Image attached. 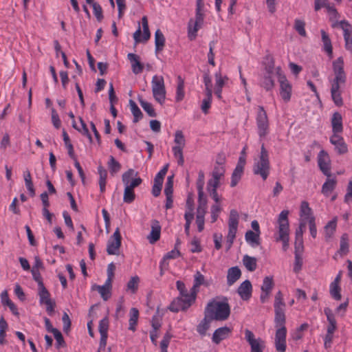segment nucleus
<instances>
[{
	"instance_id": "f257e3e1",
	"label": "nucleus",
	"mask_w": 352,
	"mask_h": 352,
	"mask_svg": "<svg viewBox=\"0 0 352 352\" xmlns=\"http://www.w3.org/2000/svg\"><path fill=\"white\" fill-rule=\"evenodd\" d=\"M274 324L276 328L275 334V347L278 352L286 351L287 329L285 327L286 316L285 314V303L283 300V295L278 291L274 298Z\"/></svg>"
},
{
	"instance_id": "f03ea898",
	"label": "nucleus",
	"mask_w": 352,
	"mask_h": 352,
	"mask_svg": "<svg viewBox=\"0 0 352 352\" xmlns=\"http://www.w3.org/2000/svg\"><path fill=\"white\" fill-rule=\"evenodd\" d=\"M344 59L342 56L333 61L332 67L334 77L329 78L331 85V96L337 107H341L344 104L341 90L346 82V74L344 69Z\"/></svg>"
},
{
	"instance_id": "7ed1b4c3",
	"label": "nucleus",
	"mask_w": 352,
	"mask_h": 352,
	"mask_svg": "<svg viewBox=\"0 0 352 352\" xmlns=\"http://www.w3.org/2000/svg\"><path fill=\"white\" fill-rule=\"evenodd\" d=\"M204 314L206 317H209L212 320H226L230 315V307L228 298L225 297L221 302L215 300L210 301L205 308Z\"/></svg>"
},
{
	"instance_id": "20e7f679",
	"label": "nucleus",
	"mask_w": 352,
	"mask_h": 352,
	"mask_svg": "<svg viewBox=\"0 0 352 352\" xmlns=\"http://www.w3.org/2000/svg\"><path fill=\"white\" fill-rule=\"evenodd\" d=\"M289 211L283 210L277 219V236H275L276 241L283 243V248L285 251L289 246V223L288 219Z\"/></svg>"
},
{
	"instance_id": "39448f33",
	"label": "nucleus",
	"mask_w": 352,
	"mask_h": 352,
	"mask_svg": "<svg viewBox=\"0 0 352 352\" xmlns=\"http://www.w3.org/2000/svg\"><path fill=\"white\" fill-rule=\"evenodd\" d=\"M270 169L268 152L263 143L261 144L259 159L256 160L253 166L254 175H260L263 180H266Z\"/></svg>"
},
{
	"instance_id": "423d86ee",
	"label": "nucleus",
	"mask_w": 352,
	"mask_h": 352,
	"mask_svg": "<svg viewBox=\"0 0 352 352\" xmlns=\"http://www.w3.org/2000/svg\"><path fill=\"white\" fill-rule=\"evenodd\" d=\"M256 122L260 139L265 138L270 133V123L263 106H258Z\"/></svg>"
},
{
	"instance_id": "0eeeda50",
	"label": "nucleus",
	"mask_w": 352,
	"mask_h": 352,
	"mask_svg": "<svg viewBox=\"0 0 352 352\" xmlns=\"http://www.w3.org/2000/svg\"><path fill=\"white\" fill-rule=\"evenodd\" d=\"M152 92L155 100L162 104L166 99V88L164 78L161 76H154L151 80Z\"/></svg>"
},
{
	"instance_id": "6e6552de",
	"label": "nucleus",
	"mask_w": 352,
	"mask_h": 352,
	"mask_svg": "<svg viewBox=\"0 0 352 352\" xmlns=\"http://www.w3.org/2000/svg\"><path fill=\"white\" fill-rule=\"evenodd\" d=\"M197 296L190 292V296L188 298L178 296L173 300L168 307V309L175 313L179 311H186L196 300Z\"/></svg>"
},
{
	"instance_id": "1a4fd4ad",
	"label": "nucleus",
	"mask_w": 352,
	"mask_h": 352,
	"mask_svg": "<svg viewBox=\"0 0 352 352\" xmlns=\"http://www.w3.org/2000/svg\"><path fill=\"white\" fill-rule=\"evenodd\" d=\"M276 74L280 83V96L285 102H288L291 98L292 85L287 80L280 67L276 68Z\"/></svg>"
},
{
	"instance_id": "9d476101",
	"label": "nucleus",
	"mask_w": 352,
	"mask_h": 352,
	"mask_svg": "<svg viewBox=\"0 0 352 352\" xmlns=\"http://www.w3.org/2000/svg\"><path fill=\"white\" fill-rule=\"evenodd\" d=\"M204 16L202 10L196 9L195 20L190 19L188 25V36L190 41L195 39L197 32L204 23Z\"/></svg>"
},
{
	"instance_id": "9b49d317",
	"label": "nucleus",
	"mask_w": 352,
	"mask_h": 352,
	"mask_svg": "<svg viewBox=\"0 0 352 352\" xmlns=\"http://www.w3.org/2000/svg\"><path fill=\"white\" fill-rule=\"evenodd\" d=\"M274 72H276V69L274 68V60L272 59L271 63L265 67L264 75L260 82L261 86L266 91L272 90L275 86L274 80L273 79Z\"/></svg>"
},
{
	"instance_id": "f8f14e48",
	"label": "nucleus",
	"mask_w": 352,
	"mask_h": 352,
	"mask_svg": "<svg viewBox=\"0 0 352 352\" xmlns=\"http://www.w3.org/2000/svg\"><path fill=\"white\" fill-rule=\"evenodd\" d=\"M121 235L119 228H116L107 243V252L109 255H118L121 246Z\"/></svg>"
},
{
	"instance_id": "ddd939ff",
	"label": "nucleus",
	"mask_w": 352,
	"mask_h": 352,
	"mask_svg": "<svg viewBox=\"0 0 352 352\" xmlns=\"http://www.w3.org/2000/svg\"><path fill=\"white\" fill-rule=\"evenodd\" d=\"M245 338L251 346V352H263L265 342L260 338L256 339L252 331L245 329Z\"/></svg>"
},
{
	"instance_id": "4468645a",
	"label": "nucleus",
	"mask_w": 352,
	"mask_h": 352,
	"mask_svg": "<svg viewBox=\"0 0 352 352\" xmlns=\"http://www.w3.org/2000/svg\"><path fill=\"white\" fill-rule=\"evenodd\" d=\"M330 162L328 153L324 150L320 151L318 157V166L322 173L327 177H330L331 176Z\"/></svg>"
},
{
	"instance_id": "2eb2a0df",
	"label": "nucleus",
	"mask_w": 352,
	"mask_h": 352,
	"mask_svg": "<svg viewBox=\"0 0 352 352\" xmlns=\"http://www.w3.org/2000/svg\"><path fill=\"white\" fill-rule=\"evenodd\" d=\"M339 25L344 32V47L346 50L352 53V27L348 21L344 20L341 21Z\"/></svg>"
},
{
	"instance_id": "dca6fc26",
	"label": "nucleus",
	"mask_w": 352,
	"mask_h": 352,
	"mask_svg": "<svg viewBox=\"0 0 352 352\" xmlns=\"http://www.w3.org/2000/svg\"><path fill=\"white\" fill-rule=\"evenodd\" d=\"M330 142L335 146V149L339 155L348 152V147L343 138L340 134H333L330 137Z\"/></svg>"
},
{
	"instance_id": "f3484780",
	"label": "nucleus",
	"mask_w": 352,
	"mask_h": 352,
	"mask_svg": "<svg viewBox=\"0 0 352 352\" xmlns=\"http://www.w3.org/2000/svg\"><path fill=\"white\" fill-rule=\"evenodd\" d=\"M138 173H135L133 169H129L122 175V182L126 186L133 190L134 188L140 185L142 182V179L140 177L135 178L132 180L129 184L130 179L133 175H136Z\"/></svg>"
},
{
	"instance_id": "a211bd4d",
	"label": "nucleus",
	"mask_w": 352,
	"mask_h": 352,
	"mask_svg": "<svg viewBox=\"0 0 352 352\" xmlns=\"http://www.w3.org/2000/svg\"><path fill=\"white\" fill-rule=\"evenodd\" d=\"M160 234L161 226L160 222L156 219L152 220L151 230L150 234L147 236V239L148 240L149 243L153 244L157 242L160 238Z\"/></svg>"
},
{
	"instance_id": "6ab92c4d",
	"label": "nucleus",
	"mask_w": 352,
	"mask_h": 352,
	"mask_svg": "<svg viewBox=\"0 0 352 352\" xmlns=\"http://www.w3.org/2000/svg\"><path fill=\"white\" fill-rule=\"evenodd\" d=\"M231 333V329L228 327L218 328L213 333L212 340L214 343L218 344L222 340L228 338Z\"/></svg>"
},
{
	"instance_id": "aec40b11",
	"label": "nucleus",
	"mask_w": 352,
	"mask_h": 352,
	"mask_svg": "<svg viewBox=\"0 0 352 352\" xmlns=\"http://www.w3.org/2000/svg\"><path fill=\"white\" fill-rule=\"evenodd\" d=\"M252 286L249 280L243 281L238 287L237 292L240 297L244 300H249L252 296Z\"/></svg>"
},
{
	"instance_id": "412c9836",
	"label": "nucleus",
	"mask_w": 352,
	"mask_h": 352,
	"mask_svg": "<svg viewBox=\"0 0 352 352\" xmlns=\"http://www.w3.org/2000/svg\"><path fill=\"white\" fill-rule=\"evenodd\" d=\"M331 122L333 134H340L342 133V116L339 112H335L333 113Z\"/></svg>"
},
{
	"instance_id": "4be33fe9",
	"label": "nucleus",
	"mask_w": 352,
	"mask_h": 352,
	"mask_svg": "<svg viewBox=\"0 0 352 352\" xmlns=\"http://www.w3.org/2000/svg\"><path fill=\"white\" fill-rule=\"evenodd\" d=\"M127 58L131 63L132 71L135 74H138L142 72L144 65L140 61V56L135 54L129 53Z\"/></svg>"
},
{
	"instance_id": "5701e85b",
	"label": "nucleus",
	"mask_w": 352,
	"mask_h": 352,
	"mask_svg": "<svg viewBox=\"0 0 352 352\" xmlns=\"http://www.w3.org/2000/svg\"><path fill=\"white\" fill-rule=\"evenodd\" d=\"M324 314L327 316L329 324L327 328V333H333L337 329V322L333 313L331 309L329 307H326L324 309Z\"/></svg>"
},
{
	"instance_id": "b1692460",
	"label": "nucleus",
	"mask_w": 352,
	"mask_h": 352,
	"mask_svg": "<svg viewBox=\"0 0 352 352\" xmlns=\"http://www.w3.org/2000/svg\"><path fill=\"white\" fill-rule=\"evenodd\" d=\"M241 271L239 267H232L228 269L227 274V283L229 286L235 283L241 277Z\"/></svg>"
},
{
	"instance_id": "393cba45",
	"label": "nucleus",
	"mask_w": 352,
	"mask_h": 352,
	"mask_svg": "<svg viewBox=\"0 0 352 352\" xmlns=\"http://www.w3.org/2000/svg\"><path fill=\"white\" fill-rule=\"evenodd\" d=\"M320 34L322 41L323 43V50L330 58H332L333 47L329 36L324 30H320Z\"/></svg>"
},
{
	"instance_id": "a878e982",
	"label": "nucleus",
	"mask_w": 352,
	"mask_h": 352,
	"mask_svg": "<svg viewBox=\"0 0 352 352\" xmlns=\"http://www.w3.org/2000/svg\"><path fill=\"white\" fill-rule=\"evenodd\" d=\"M204 284V276L199 271H197L194 275L193 286L190 289V292L197 296L199 287Z\"/></svg>"
},
{
	"instance_id": "bb28decb",
	"label": "nucleus",
	"mask_w": 352,
	"mask_h": 352,
	"mask_svg": "<svg viewBox=\"0 0 352 352\" xmlns=\"http://www.w3.org/2000/svg\"><path fill=\"white\" fill-rule=\"evenodd\" d=\"M111 287L112 283H108V281L106 280L104 285L102 286L96 285L93 287V289L96 288L102 298L104 300H107L111 296Z\"/></svg>"
},
{
	"instance_id": "cd10ccee",
	"label": "nucleus",
	"mask_w": 352,
	"mask_h": 352,
	"mask_svg": "<svg viewBox=\"0 0 352 352\" xmlns=\"http://www.w3.org/2000/svg\"><path fill=\"white\" fill-rule=\"evenodd\" d=\"M337 184V180L336 178L330 179L328 177L326 182L323 184L322 186L321 192L322 193L326 196L329 197V195L336 188Z\"/></svg>"
},
{
	"instance_id": "c85d7f7f",
	"label": "nucleus",
	"mask_w": 352,
	"mask_h": 352,
	"mask_svg": "<svg viewBox=\"0 0 352 352\" xmlns=\"http://www.w3.org/2000/svg\"><path fill=\"white\" fill-rule=\"evenodd\" d=\"M243 173V164H242L241 163H238L232 174L231 183H230L231 187H234L236 186V184H238V182H239V180L241 178Z\"/></svg>"
},
{
	"instance_id": "c756f323",
	"label": "nucleus",
	"mask_w": 352,
	"mask_h": 352,
	"mask_svg": "<svg viewBox=\"0 0 352 352\" xmlns=\"http://www.w3.org/2000/svg\"><path fill=\"white\" fill-rule=\"evenodd\" d=\"M208 200L204 193L198 194V206L197 214L205 215L208 208Z\"/></svg>"
},
{
	"instance_id": "7c9ffc66",
	"label": "nucleus",
	"mask_w": 352,
	"mask_h": 352,
	"mask_svg": "<svg viewBox=\"0 0 352 352\" xmlns=\"http://www.w3.org/2000/svg\"><path fill=\"white\" fill-rule=\"evenodd\" d=\"M338 217H335L324 226V235L327 240L329 239L334 234L337 227Z\"/></svg>"
},
{
	"instance_id": "2f4dec72",
	"label": "nucleus",
	"mask_w": 352,
	"mask_h": 352,
	"mask_svg": "<svg viewBox=\"0 0 352 352\" xmlns=\"http://www.w3.org/2000/svg\"><path fill=\"white\" fill-rule=\"evenodd\" d=\"M155 51H162L165 45V37L160 29H157L155 33Z\"/></svg>"
},
{
	"instance_id": "473e14b6",
	"label": "nucleus",
	"mask_w": 352,
	"mask_h": 352,
	"mask_svg": "<svg viewBox=\"0 0 352 352\" xmlns=\"http://www.w3.org/2000/svg\"><path fill=\"white\" fill-rule=\"evenodd\" d=\"M243 263L250 272H254L257 267V260L255 257L245 255L243 258Z\"/></svg>"
},
{
	"instance_id": "72a5a7b5",
	"label": "nucleus",
	"mask_w": 352,
	"mask_h": 352,
	"mask_svg": "<svg viewBox=\"0 0 352 352\" xmlns=\"http://www.w3.org/2000/svg\"><path fill=\"white\" fill-rule=\"evenodd\" d=\"M260 234L254 232L252 230L246 232L245 237L246 241L250 243L252 247L258 245L260 244Z\"/></svg>"
},
{
	"instance_id": "f704fd0d",
	"label": "nucleus",
	"mask_w": 352,
	"mask_h": 352,
	"mask_svg": "<svg viewBox=\"0 0 352 352\" xmlns=\"http://www.w3.org/2000/svg\"><path fill=\"white\" fill-rule=\"evenodd\" d=\"M212 320H210L209 317H206V314H204V319L197 327V331L201 336H206V331L210 328V323Z\"/></svg>"
},
{
	"instance_id": "c9c22d12",
	"label": "nucleus",
	"mask_w": 352,
	"mask_h": 352,
	"mask_svg": "<svg viewBox=\"0 0 352 352\" xmlns=\"http://www.w3.org/2000/svg\"><path fill=\"white\" fill-rule=\"evenodd\" d=\"M98 174L100 176V178H99L100 190L101 192H104L105 191L107 172V170L102 166H99L98 167Z\"/></svg>"
},
{
	"instance_id": "e433bc0d",
	"label": "nucleus",
	"mask_w": 352,
	"mask_h": 352,
	"mask_svg": "<svg viewBox=\"0 0 352 352\" xmlns=\"http://www.w3.org/2000/svg\"><path fill=\"white\" fill-rule=\"evenodd\" d=\"M139 317V311L138 309L133 307L130 309V318L129 320V329L134 331Z\"/></svg>"
},
{
	"instance_id": "4c0bfd02",
	"label": "nucleus",
	"mask_w": 352,
	"mask_h": 352,
	"mask_svg": "<svg viewBox=\"0 0 352 352\" xmlns=\"http://www.w3.org/2000/svg\"><path fill=\"white\" fill-rule=\"evenodd\" d=\"M38 295L39 296V302L43 305V302L52 300L50 298V294L45 287L44 284L38 286Z\"/></svg>"
},
{
	"instance_id": "58836bf2",
	"label": "nucleus",
	"mask_w": 352,
	"mask_h": 352,
	"mask_svg": "<svg viewBox=\"0 0 352 352\" xmlns=\"http://www.w3.org/2000/svg\"><path fill=\"white\" fill-rule=\"evenodd\" d=\"M138 101L142 109L148 113L150 117H156L157 114L151 103L145 101L140 96L138 97Z\"/></svg>"
},
{
	"instance_id": "ea45409f",
	"label": "nucleus",
	"mask_w": 352,
	"mask_h": 352,
	"mask_svg": "<svg viewBox=\"0 0 352 352\" xmlns=\"http://www.w3.org/2000/svg\"><path fill=\"white\" fill-rule=\"evenodd\" d=\"M129 104L131 107V112L134 117L133 122L136 123L142 118L143 114L140 108L138 107L136 103L133 100H129Z\"/></svg>"
},
{
	"instance_id": "a19ab883",
	"label": "nucleus",
	"mask_w": 352,
	"mask_h": 352,
	"mask_svg": "<svg viewBox=\"0 0 352 352\" xmlns=\"http://www.w3.org/2000/svg\"><path fill=\"white\" fill-rule=\"evenodd\" d=\"M341 288L338 284L331 283L329 286V293L331 296L336 300H340L342 298Z\"/></svg>"
},
{
	"instance_id": "79ce46f5",
	"label": "nucleus",
	"mask_w": 352,
	"mask_h": 352,
	"mask_svg": "<svg viewBox=\"0 0 352 352\" xmlns=\"http://www.w3.org/2000/svg\"><path fill=\"white\" fill-rule=\"evenodd\" d=\"M63 138L65 146L68 150L69 155L71 158L75 159L76 155L74 154L73 145L72 144L69 137L65 129L63 130Z\"/></svg>"
},
{
	"instance_id": "37998d69",
	"label": "nucleus",
	"mask_w": 352,
	"mask_h": 352,
	"mask_svg": "<svg viewBox=\"0 0 352 352\" xmlns=\"http://www.w3.org/2000/svg\"><path fill=\"white\" fill-rule=\"evenodd\" d=\"M274 286V283L272 276H266L264 278L263 284L261 285V292H267L271 293Z\"/></svg>"
},
{
	"instance_id": "c03bdc74",
	"label": "nucleus",
	"mask_w": 352,
	"mask_h": 352,
	"mask_svg": "<svg viewBox=\"0 0 352 352\" xmlns=\"http://www.w3.org/2000/svg\"><path fill=\"white\" fill-rule=\"evenodd\" d=\"M338 252L343 255L349 252L348 235L346 234H343L341 236Z\"/></svg>"
},
{
	"instance_id": "a18cd8bd",
	"label": "nucleus",
	"mask_w": 352,
	"mask_h": 352,
	"mask_svg": "<svg viewBox=\"0 0 352 352\" xmlns=\"http://www.w3.org/2000/svg\"><path fill=\"white\" fill-rule=\"evenodd\" d=\"M139 282L140 278L138 276L131 277L126 284L127 290L131 291L132 294H135L138 289Z\"/></svg>"
},
{
	"instance_id": "49530a36",
	"label": "nucleus",
	"mask_w": 352,
	"mask_h": 352,
	"mask_svg": "<svg viewBox=\"0 0 352 352\" xmlns=\"http://www.w3.org/2000/svg\"><path fill=\"white\" fill-rule=\"evenodd\" d=\"M300 217H305L309 221V217H314L312 215L311 209L309 206V204L307 201H302L300 206Z\"/></svg>"
},
{
	"instance_id": "de8ad7c7",
	"label": "nucleus",
	"mask_w": 352,
	"mask_h": 352,
	"mask_svg": "<svg viewBox=\"0 0 352 352\" xmlns=\"http://www.w3.org/2000/svg\"><path fill=\"white\" fill-rule=\"evenodd\" d=\"M239 214L235 210H232L230 212L228 220V228H238Z\"/></svg>"
},
{
	"instance_id": "09e8293b",
	"label": "nucleus",
	"mask_w": 352,
	"mask_h": 352,
	"mask_svg": "<svg viewBox=\"0 0 352 352\" xmlns=\"http://www.w3.org/2000/svg\"><path fill=\"white\" fill-rule=\"evenodd\" d=\"M183 148L181 146H173V152L174 157L177 159V164L179 166H183L184 164V158L183 155Z\"/></svg>"
},
{
	"instance_id": "8fccbe9b",
	"label": "nucleus",
	"mask_w": 352,
	"mask_h": 352,
	"mask_svg": "<svg viewBox=\"0 0 352 352\" xmlns=\"http://www.w3.org/2000/svg\"><path fill=\"white\" fill-rule=\"evenodd\" d=\"M135 195L133 190L128 188L127 186H125L123 197L124 202L131 204L135 200Z\"/></svg>"
},
{
	"instance_id": "3c124183",
	"label": "nucleus",
	"mask_w": 352,
	"mask_h": 352,
	"mask_svg": "<svg viewBox=\"0 0 352 352\" xmlns=\"http://www.w3.org/2000/svg\"><path fill=\"white\" fill-rule=\"evenodd\" d=\"M108 166L111 174L118 173L121 168L120 164L113 156H110Z\"/></svg>"
},
{
	"instance_id": "603ef678",
	"label": "nucleus",
	"mask_w": 352,
	"mask_h": 352,
	"mask_svg": "<svg viewBox=\"0 0 352 352\" xmlns=\"http://www.w3.org/2000/svg\"><path fill=\"white\" fill-rule=\"evenodd\" d=\"M237 228H229L228 233L226 236V245L228 249H230L233 244L234 240L236 237Z\"/></svg>"
},
{
	"instance_id": "864d4df0",
	"label": "nucleus",
	"mask_w": 352,
	"mask_h": 352,
	"mask_svg": "<svg viewBox=\"0 0 352 352\" xmlns=\"http://www.w3.org/2000/svg\"><path fill=\"white\" fill-rule=\"evenodd\" d=\"M212 98V94H206V98L202 100L201 110L206 114L208 112V109L210 108Z\"/></svg>"
},
{
	"instance_id": "5fc2aeb1",
	"label": "nucleus",
	"mask_w": 352,
	"mask_h": 352,
	"mask_svg": "<svg viewBox=\"0 0 352 352\" xmlns=\"http://www.w3.org/2000/svg\"><path fill=\"white\" fill-rule=\"evenodd\" d=\"M305 23L300 19H296L294 22V29L302 36H306L307 33L305 29Z\"/></svg>"
},
{
	"instance_id": "6e6d98bb",
	"label": "nucleus",
	"mask_w": 352,
	"mask_h": 352,
	"mask_svg": "<svg viewBox=\"0 0 352 352\" xmlns=\"http://www.w3.org/2000/svg\"><path fill=\"white\" fill-rule=\"evenodd\" d=\"M179 82L177 87L176 100L179 102L184 99V83L181 77H179Z\"/></svg>"
},
{
	"instance_id": "4d7b16f0",
	"label": "nucleus",
	"mask_w": 352,
	"mask_h": 352,
	"mask_svg": "<svg viewBox=\"0 0 352 352\" xmlns=\"http://www.w3.org/2000/svg\"><path fill=\"white\" fill-rule=\"evenodd\" d=\"M142 28H143V41H147L151 37V33L148 28V20L146 16H143L142 19Z\"/></svg>"
},
{
	"instance_id": "13d9d810",
	"label": "nucleus",
	"mask_w": 352,
	"mask_h": 352,
	"mask_svg": "<svg viewBox=\"0 0 352 352\" xmlns=\"http://www.w3.org/2000/svg\"><path fill=\"white\" fill-rule=\"evenodd\" d=\"M174 142L177 144L175 146L184 148L185 146V138L183 132L180 130L176 131L175 133Z\"/></svg>"
},
{
	"instance_id": "bf43d9fd",
	"label": "nucleus",
	"mask_w": 352,
	"mask_h": 352,
	"mask_svg": "<svg viewBox=\"0 0 352 352\" xmlns=\"http://www.w3.org/2000/svg\"><path fill=\"white\" fill-rule=\"evenodd\" d=\"M173 175L168 176L165 184L164 194L166 196L173 195Z\"/></svg>"
},
{
	"instance_id": "052dcab7",
	"label": "nucleus",
	"mask_w": 352,
	"mask_h": 352,
	"mask_svg": "<svg viewBox=\"0 0 352 352\" xmlns=\"http://www.w3.org/2000/svg\"><path fill=\"white\" fill-rule=\"evenodd\" d=\"M176 286H177V290L179 292V296L188 298L190 296V293H188L184 282H182L181 280H177L176 282Z\"/></svg>"
},
{
	"instance_id": "680f3d73",
	"label": "nucleus",
	"mask_w": 352,
	"mask_h": 352,
	"mask_svg": "<svg viewBox=\"0 0 352 352\" xmlns=\"http://www.w3.org/2000/svg\"><path fill=\"white\" fill-rule=\"evenodd\" d=\"M204 173L203 171L200 170L199 172L198 178L196 182L197 188L198 191V194L204 193Z\"/></svg>"
},
{
	"instance_id": "e2e57ef3",
	"label": "nucleus",
	"mask_w": 352,
	"mask_h": 352,
	"mask_svg": "<svg viewBox=\"0 0 352 352\" xmlns=\"http://www.w3.org/2000/svg\"><path fill=\"white\" fill-rule=\"evenodd\" d=\"M109 329V319L106 316L99 322L98 330L100 333L107 334Z\"/></svg>"
},
{
	"instance_id": "0e129e2a",
	"label": "nucleus",
	"mask_w": 352,
	"mask_h": 352,
	"mask_svg": "<svg viewBox=\"0 0 352 352\" xmlns=\"http://www.w3.org/2000/svg\"><path fill=\"white\" fill-rule=\"evenodd\" d=\"M221 212V206L220 204H214L211 206L210 212H211V222L214 223L219 217V214Z\"/></svg>"
},
{
	"instance_id": "69168bd1",
	"label": "nucleus",
	"mask_w": 352,
	"mask_h": 352,
	"mask_svg": "<svg viewBox=\"0 0 352 352\" xmlns=\"http://www.w3.org/2000/svg\"><path fill=\"white\" fill-rule=\"evenodd\" d=\"M204 82L206 88V94H212V80L208 73H205L204 75Z\"/></svg>"
},
{
	"instance_id": "338daca9",
	"label": "nucleus",
	"mask_w": 352,
	"mask_h": 352,
	"mask_svg": "<svg viewBox=\"0 0 352 352\" xmlns=\"http://www.w3.org/2000/svg\"><path fill=\"white\" fill-rule=\"evenodd\" d=\"M225 171L223 166H215L212 173V177L221 179L224 175Z\"/></svg>"
},
{
	"instance_id": "774afa93",
	"label": "nucleus",
	"mask_w": 352,
	"mask_h": 352,
	"mask_svg": "<svg viewBox=\"0 0 352 352\" xmlns=\"http://www.w3.org/2000/svg\"><path fill=\"white\" fill-rule=\"evenodd\" d=\"M352 200V178L349 180L346 186V193L344 195V201L349 203Z\"/></svg>"
}]
</instances>
